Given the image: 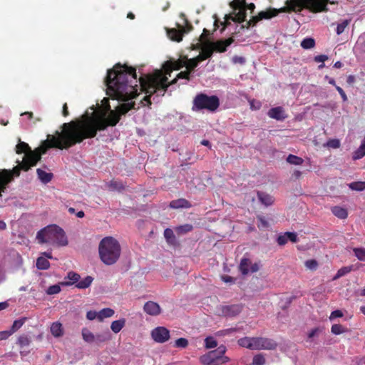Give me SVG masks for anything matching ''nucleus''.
I'll return each instance as SVG.
<instances>
[{
    "label": "nucleus",
    "instance_id": "obj_1",
    "mask_svg": "<svg viewBox=\"0 0 365 365\" xmlns=\"http://www.w3.org/2000/svg\"><path fill=\"white\" fill-rule=\"evenodd\" d=\"M103 103H106V109L110 110L107 118L86 113L78 118L63 123L61 132L56 130L55 135H48L43 145L34 150L26 143L19 142L16 146V153H24V158H26L27 154L33 153L35 156L38 155L41 159L48 148L68 149L86 139L96 137L98 131L104 130L108 126H115L119 122L120 115L133 109L135 105V102L122 103L117 108L116 113L110 110L107 98H104Z\"/></svg>",
    "mask_w": 365,
    "mask_h": 365
},
{
    "label": "nucleus",
    "instance_id": "obj_2",
    "mask_svg": "<svg viewBox=\"0 0 365 365\" xmlns=\"http://www.w3.org/2000/svg\"><path fill=\"white\" fill-rule=\"evenodd\" d=\"M167 75L165 72L157 70L153 74L138 78L135 68L118 63L107 72L105 80L107 94L113 99L121 101L135 98L138 96L139 83L141 90L147 94L143 101L148 105H151L150 97L154 93L163 96L168 88L177 83V76L168 82Z\"/></svg>",
    "mask_w": 365,
    "mask_h": 365
},
{
    "label": "nucleus",
    "instance_id": "obj_3",
    "mask_svg": "<svg viewBox=\"0 0 365 365\" xmlns=\"http://www.w3.org/2000/svg\"><path fill=\"white\" fill-rule=\"evenodd\" d=\"M40 160V157L33 153L27 154L26 158L18 165L14 167L13 170H2L0 171V197L1 193L4 192L7 185L11 182L14 179V175L18 177L20 175V171H28L31 167L35 166Z\"/></svg>",
    "mask_w": 365,
    "mask_h": 365
},
{
    "label": "nucleus",
    "instance_id": "obj_4",
    "mask_svg": "<svg viewBox=\"0 0 365 365\" xmlns=\"http://www.w3.org/2000/svg\"><path fill=\"white\" fill-rule=\"evenodd\" d=\"M121 247L113 237L103 238L98 246V253L101 260L106 265L114 264L119 259Z\"/></svg>",
    "mask_w": 365,
    "mask_h": 365
},
{
    "label": "nucleus",
    "instance_id": "obj_5",
    "mask_svg": "<svg viewBox=\"0 0 365 365\" xmlns=\"http://www.w3.org/2000/svg\"><path fill=\"white\" fill-rule=\"evenodd\" d=\"M36 240L40 244H56L61 246L68 244L64 230H39L36 235Z\"/></svg>",
    "mask_w": 365,
    "mask_h": 365
},
{
    "label": "nucleus",
    "instance_id": "obj_6",
    "mask_svg": "<svg viewBox=\"0 0 365 365\" xmlns=\"http://www.w3.org/2000/svg\"><path fill=\"white\" fill-rule=\"evenodd\" d=\"M296 0H287L286 4L288 7H283L277 10L275 9H269L267 11H260L257 16H254L251 19L246 22L245 25H242L241 29H248L250 26H255L259 21L263 19H269L276 16L279 12H284L287 11H294L296 5L294 1Z\"/></svg>",
    "mask_w": 365,
    "mask_h": 365
},
{
    "label": "nucleus",
    "instance_id": "obj_7",
    "mask_svg": "<svg viewBox=\"0 0 365 365\" xmlns=\"http://www.w3.org/2000/svg\"><path fill=\"white\" fill-rule=\"evenodd\" d=\"M220 106V100L217 96H207L205 93L197 94L193 100V110H207L215 111Z\"/></svg>",
    "mask_w": 365,
    "mask_h": 365
},
{
    "label": "nucleus",
    "instance_id": "obj_8",
    "mask_svg": "<svg viewBox=\"0 0 365 365\" xmlns=\"http://www.w3.org/2000/svg\"><path fill=\"white\" fill-rule=\"evenodd\" d=\"M177 26L178 29H168L167 35L172 41L180 42L182 40L184 34L192 29V26L187 24L186 27H183L178 24Z\"/></svg>",
    "mask_w": 365,
    "mask_h": 365
},
{
    "label": "nucleus",
    "instance_id": "obj_9",
    "mask_svg": "<svg viewBox=\"0 0 365 365\" xmlns=\"http://www.w3.org/2000/svg\"><path fill=\"white\" fill-rule=\"evenodd\" d=\"M255 350H274L277 347V343L266 337H253Z\"/></svg>",
    "mask_w": 365,
    "mask_h": 365
},
{
    "label": "nucleus",
    "instance_id": "obj_10",
    "mask_svg": "<svg viewBox=\"0 0 365 365\" xmlns=\"http://www.w3.org/2000/svg\"><path fill=\"white\" fill-rule=\"evenodd\" d=\"M151 336L158 343H164L170 338L169 330L164 327H158L152 330Z\"/></svg>",
    "mask_w": 365,
    "mask_h": 365
},
{
    "label": "nucleus",
    "instance_id": "obj_11",
    "mask_svg": "<svg viewBox=\"0 0 365 365\" xmlns=\"http://www.w3.org/2000/svg\"><path fill=\"white\" fill-rule=\"evenodd\" d=\"M185 57L183 58H179L177 61H168L163 64V70L165 74L170 76V73L173 70H180L183 67H185Z\"/></svg>",
    "mask_w": 365,
    "mask_h": 365
},
{
    "label": "nucleus",
    "instance_id": "obj_12",
    "mask_svg": "<svg viewBox=\"0 0 365 365\" xmlns=\"http://www.w3.org/2000/svg\"><path fill=\"white\" fill-rule=\"evenodd\" d=\"M329 0H307L306 4L308 9L314 12L327 11V4Z\"/></svg>",
    "mask_w": 365,
    "mask_h": 365
},
{
    "label": "nucleus",
    "instance_id": "obj_13",
    "mask_svg": "<svg viewBox=\"0 0 365 365\" xmlns=\"http://www.w3.org/2000/svg\"><path fill=\"white\" fill-rule=\"evenodd\" d=\"M242 307L240 304L225 305L220 308V314L225 317H235L242 312Z\"/></svg>",
    "mask_w": 365,
    "mask_h": 365
},
{
    "label": "nucleus",
    "instance_id": "obj_14",
    "mask_svg": "<svg viewBox=\"0 0 365 365\" xmlns=\"http://www.w3.org/2000/svg\"><path fill=\"white\" fill-rule=\"evenodd\" d=\"M234 42V38L230 37L225 40H219L216 42L210 43V47L214 51L220 53L225 52L227 48Z\"/></svg>",
    "mask_w": 365,
    "mask_h": 365
},
{
    "label": "nucleus",
    "instance_id": "obj_15",
    "mask_svg": "<svg viewBox=\"0 0 365 365\" xmlns=\"http://www.w3.org/2000/svg\"><path fill=\"white\" fill-rule=\"evenodd\" d=\"M215 351H211L207 354L200 356V361L204 365H220L222 364L220 363L219 357L214 356Z\"/></svg>",
    "mask_w": 365,
    "mask_h": 365
},
{
    "label": "nucleus",
    "instance_id": "obj_16",
    "mask_svg": "<svg viewBox=\"0 0 365 365\" xmlns=\"http://www.w3.org/2000/svg\"><path fill=\"white\" fill-rule=\"evenodd\" d=\"M268 116L277 120H284L287 116L284 113V110L281 106L272 108L269 110Z\"/></svg>",
    "mask_w": 365,
    "mask_h": 365
},
{
    "label": "nucleus",
    "instance_id": "obj_17",
    "mask_svg": "<svg viewBox=\"0 0 365 365\" xmlns=\"http://www.w3.org/2000/svg\"><path fill=\"white\" fill-rule=\"evenodd\" d=\"M143 309L148 314L152 316L158 315L161 312L159 304L153 301L147 302L144 304Z\"/></svg>",
    "mask_w": 365,
    "mask_h": 365
},
{
    "label": "nucleus",
    "instance_id": "obj_18",
    "mask_svg": "<svg viewBox=\"0 0 365 365\" xmlns=\"http://www.w3.org/2000/svg\"><path fill=\"white\" fill-rule=\"evenodd\" d=\"M246 8H241L236 11H233L232 14H228L227 18L231 19L235 22L242 23L246 20Z\"/></svg>",
    "mask_w": 365,
    "mask_h": 365
},
{
    "label": "nucleus",
    "instance_id": "obj_19",
    "mask_svg": "<svg viewBox=\"0 0 365 365\" xmlns=\"http://www.w3.org/2000/svg\"><path fill=\"white\" fill-rule=\"evenodd\" d=\"M296 242L297 241V236L295 232H286L284 235H279L277 239V243L279 245H285L288 241Z\"/></svg>",
    "mask_w": 365,
    "mask_h": 365
},
{
    "label": "nucleus",
    "instance_id": "obj_20",
    "mask_svg": "<svg viewBox=\"0 0 365 365\" xmlns=\"http://www.w3.org/2000/svg\"><path fill=\"white\" fill-rule=\"evenodd\" d=\"M169 206L173 209L190 208L192 207V204L185 198H179L172 200L170 202Z\"/></svg>",
    "mask_w": 365,
    "mask_h": 365
},
{
    "label": "nucleus",
    "instance_id": "obj_21",
    "mask_svg": "<svg viewBox=\"0 0 365 365\" xmlns=\"http://www.w3.org/2000/svg\"><path fill=\"white\" fill-rule=\"evenodd\" d=\"M95 344L99 345L100 344L105 343L111 339L112 336L108 329H106L101 333L95 335Z\"/></svg>",
    "mask_w": 365,
    "mask_h": 365
},
{
    "label": "nucleus",
    "instance_id": "obj_22",
    "mask_svg": "<svg viewBox=\"0 0 365 365\" xmlns=\"http://www.w3.org/2000/svg\"><path fill=\"white\" fill-rule=\"evenodd\" d=\"M38 179L44 184L49 182L53 178L51 173H46L41 168L36 170Z\"/></svg>",
    "mask_w": 365,
    "mask_h": 365
},
{
    "label": "nucleus",
    "instance_id": "obj_23",
    "mask_svg": "<svg viewBox=\"0 0 365 365\" xmlns=\"http://www.w3.org/2000/svg\"><path fill=\"white\" fill-rule=\"evenodd\" d=\"M212 55V49L210 47L207 46L202 49V51L197 56L195 57V58L197 60L199 63H200L201 61L210 58Z\"/></svg>",
    "mask_w": 365,
    "mask_h": 365
},
{
    "label": "nucleus",
    "instance_id": "obj_24",
    "mask_svg": "<svg viewBox=\"0 0 365 365\" xmlns=\"http://www.w3.org/2000/svg\"><path fill=\"white\" fill-rule=\"evenodd\" d=\"M51 332L55 337H60L63 334L62 324L60 322H53L51 326Z\"/></svg>",
    "mask_w": 365,
    "mask_h": 365
},
{
    "label": "nucleus",
    "instance_id": "obj_25",
    "mask_svg": "<svg viewBox=\"0 0 365 365\" xmlns=\"http://www.w3.org/2000/svg\"><path fill=\"white\" fill-rule=\"evenodd\" d=\"M226 346L224 345H221L217 348V349L213 350V351H215V354H219V360L220 363L225 364L230 361L229 357L224 356L225 353L226 352Z\"/></svg>",
    "mask_w": 365,
    "mask_h": 365
},
{
    "label": "nucleus",
    "instance_id": "obj_26",
    "mask_svg": "<svg viewBox=\"0 0 365 365\" xmlns=\"http://www.w3.org/2000/svg\"><path fill=\"white\" fill-rule=\"evenodd\" d=\"M238 344L240 346L255 350L253 337H244L238 340Z\"/></svg>",
    "mask_w": 365,
    "mask_h": 365
},
{
    "label": "nucleus",
    "instance_id": "obj_27",
    "mask_svg": "<svg viewBox=\"0 0 365 365\" xmlns=\"http://www.w3.org/2000/svg\"><path fill=\"white\" fill-rule=\"evenodd\" d=\"M257 196H258L259 201L262 204L265 205L266 206L271 205L274 202V199H273L272 196H271L267 193H264L262 192H258Z\"/></svg>",
    "mask_w": 365,
    "mask_h": 365
},
{
    "label": "nucleus",
    "instance_id": "obj_28",
    "mask_svg": "<svg viewBox=\"0 0 365 365\" xmlns=\"http://www.w3.org/2000/svg\"><path fill=\"white\" fill-rule=\"evenodd\" d=\"M83 339L89 344H95V335L87 328H83L81 331Z\"/></svg>",
    "mask_w": 365,
    "mask_h": 365
},
{
    "label": "nucleus",
    "instance_id": "obj_29",
    "mask_svg": "<svg viewBox=\"0 0 365 365\" xmlns=\"http://www.w3.org/2000/svg\"><path fill=\"white\" fill-rule=\"evenodd\" d=\"M331 212L336 217L340 219H345L348 215L346 209L339 206L333 207L331 208Z\"/></svg>",
    "mask_w": 365,
    "mask_h": 365
},
{
    "label": "nucleus",
    "instance_id": "obj_30",
    "mask_svg": "<svg viewBox=\"0 0 365 365\" xmlns=\"http://www.w3.org/2000/svg\"><path fill=\"white\" fill-rule=\"evenodd\" d=\"M125 324V319H120L118 320H115L111 323L110 329L114 333L117 334L124 327Z\"/></svg>",
    "mask_w": 365,
    "mask_h": 365
},
{
    "label": "nucleus",
    "instance_id": "obj_31",
    "mask_svg": "<svg viewBox=\"0 0 365 365\" xmlns=\"http://www.w3.org/2000/svg\"><path fill=\"white\" fill-rule=\"evenodd\" d=\"M251 262L247 258H242L241 259L239 269L243 275H246L250 272L249 267H250Z\"/></svg>",
    "mask_w": 365,
    "mask_h": 365
},
{
    "label": "nucleus",
    "instance_id": "obj_32",
    "mask_svg": "<svg viewBox=\"0 0 365 365\" xmlns=\"http://www.w3.org/2000/svg\"><path fill=\"white\" fill-rule=\"evenodd\" d=\"M164 236L168 244L171 245H176L178 244V241L173 233V230H165Z\"/></svg>",
    "mask_w": 365,
    "mask_h": 365
},
{
    "label": "nucleus",
    "instance_id": "obj_33",
    "mask_svg": "<svg viewBox=\"0 0 365 365\" xmlns=\"http://www.w3.org/2000/svg\"><path fill=\"white\" fill-rule=\"evenodd\" d=\"M115 312L110 308H104L98 312V321L102 322L105 318L111 317Z\"/></svg>",
    "mask_w": 365,
    "mask_h": 365
},
{
    "label": "nucleus",
    "instance_id": "obj_34",
    "mask_svg": "<svg viewBox=\"0 0 365 365\" xmlns=\"http://www.w3.org/2000/svg\"><path fill=\"white\" fill-rule=\"evenodd\" d=\"M50 267V263L48 260L43 257H39L36 260V267L41 270L48 269Z\"/></svg>",
    "mask_w": 365,
    "mask_h": 365
},
{
    "label": "nucleus",
    "instance_id": "obj_35",
    "mask_svg": "<svg viewBox=\"0 0 365 365\" xmlns=\"http://www.w3.org/2000/svg\"><path fill=\"white\" fill-rule=\"evenodd\" d=\"M27 320L26 317H22L19 319H16L14 322L13 325L11 327V329L9 332H11V334L15 333L16 331H18L26 322Z\"/></svg>",
    "mask_w": 365,
    "mask_h": 365
},
{
    "label": "nucleus",
    "instance_id": "obj_36",
    "mask_svg": "<svg viewBox=\"0 0 365 365\" xmlns=\"http://www.w3.org/2000/svg\"><path fill=\"white\" fill-rule=\"evenodd\" d=\"M185 61H186V65H185L186 70L189 71V72L190 73H192L194 71L195 68L198 66L199 62L197 61V60L195 58L188 59V58H187V57H185Z\"/></svg>",
    "mask_w": 365,
    "mask_h": 365
},
{
    "label": "nucleus",
    "instance_id": "obj_37",
    "mask_svg": "<svg viewBox=\"0 0 365 365\" xmlns=\"http://www.w3.org/2000/svg\"><path fill=\"white\" fill-rule=\"evenodd\" d=\"M286 160L288 163L295 165H300L304 163V160L302 158L292 154H289Z\"/></svg>",
    "mask_w": 365,
    "mask_h": 365
},
{
    "label": "nucleus",
    "instance_id": "obj_38",
    "mask_svg": "<svg viewBox=\"0 0 365 365\" xmlns=\"http://www.w3.org/2000/svg\"><path fill=\"white\" fill-rule=\"evenodd\" d=\"M93 280V278L91 276H87L86 278H84L83 280L78 282L76 287L78 289H86L90 287L92 282Z\"/></svg>",
    "mask_w": 365,
    "mask_h": 365
},
{
    "label": "nucleus",
    "instance_id": "obj_39",
    "mask_svg": "<svg viewBox=\"0 0 365 365\" xmlns=\"http://www.w3.org/2000/svg\"><path fill=\"white\" fill-rule=\"evenodd\" d=\"M108 187L111 190L122 191L125 189V186L121 181L111 180L108 183Z\"/></svg>",
    "mask_w": 365,
    "mask_h": 365
},
{
    "label": "nucleus",
    "instance_id": "obj_40",
    "mask_svg": "<svg viewBox=\"0 0 365 365\" xmlns=\"http://www.w3.org/2000/svg\"><path fill=\"white\" fill-rule=\"evenodd\" d=\"M353 265H351V266H346V267H343L341 268H340L337 273L336 274V275L334 277V279H337L344 275H346V274L349 273L351 271L353 270Z\"/></svg>",
    "mask_w": 365,
    "mask_h": 365
},
{
    "label": "nucleus",
    "instance_id": "obj_41",
    "mask_svg": "<svg viewBox=\"0 0 365 365\" xmlns=\"http://www.w3.org/2000/svg\"><path fill=\"white\" fill-rule=\"evenodd\" d=\"M365 156V145L361 144L359 148L354 152L352 158L354 160H359Z\"/></svg>",
    "mask_w": 365,
    "mask_h": 365
},
{
    "label": "nucleus",
    "instance_id": "obj_42",
    "mask_svg": "<svg viewBox=\"0 0 365 365\" xmlns=\"http://www.w3.org/2000/svg\"><path fill=\"white\" fill-rule=\"evenodd\" d=\"M353 252L359 261L365 262V248L355 247L353 249Z\"/></svg>",
    "mask_w": 365,
    "mask_h": 365
},
{
    "label": "nucleus",
    "instance_id": "obj_43",
    "mask_svg": "<svg viewBox=\"0 0 365 365\" xmlns=\"http://www.w3.org/2000/svg\"><path fill=\"white\" fill-rule=\"evenodd\" d=\"M349 187L352 190L362 191L365 190V182H353L349 185Z\"/></svg>",
    "mask_w": 365,
    "mask_h": 365
},
{
    "label": "nucleus",
    "instance_id": "obj_44",
    "mask_svg": "<svg viewBox=\"0 0 365 365\" xmlns=\"http://www.w3.org/2000/svg\"><path fill=\"white\" fill-rule=\"evenodd\" d=\"M245 0H233L230 3V6L234 11H236L237 9H240L241 8H245Z\"/></svg>",
    "mask_w": 365,
    "mask_h": 365
},
{
    "label": "nucleus",
    "instance_id": "obj_45",
    "mask_svg": "<svg viewBox=\"0 0 365 365\" xmlns=\"http://www.w3.org/2000/svg\"><path fill=\"white\" fill-rule=\"evenodd\" d=\"M315 46L314 39L312 38H306L301 42V46L305 49H309Z\"/></svg>",
    "mask_w": 365,
    "mask_h": 365
},
{
    "label": "nucleus",
    "instance_id": "obj_46",
    "mask_svg": "<svg viewBox=\"0 0 365 365\" xmlns=\"http://www.w3.org/2000/svg\"><path fill=\"white\" fill-rule=\"evenodd\" d=\"M30 342L31 339L26 335H21L17 340V344L21 348L29 346L30 344Z\"/></svg>",
    "mask_w": 365,
    "mask_h": 365
},
{
    "label": "nucleus",
    "instance_id": "obj_47",
    "mask_svg": "<svg viewBox=\"0 0 365 365\" xmlns=\"http://www.w3.org/2000/svg\"><path fill=\"white\" fill-rule=\"evenodd\" d=\"M67 278L71 281V282H66V285H71L74 283H76L80 279L81 277L78 274L73 272H69L67 275Z\"/></svg>",
    "mask_w": 365,
    "mask_h": 365
},
{
    "label": "nucleus",
    "instance_id": "obj_48",
    "mask_svg": "<svg viewBox=\"0 0 365 365\" xmlns=\"http://www.w3.org/2000/svg\"><path fill=\"white\" fill-rule=\"evenodd\" d=\"M346 331L347 329L345 327L339 324H334L331 327V332L336 335L344 333Z\"/></svg>",
    "mask_w": 365,
    "mask_h": 365
},
{
    "label": "nucleus",
    "instance_id": "obj_49",
    "mask_svg": "<svg viewBox=\"0 0 365 365\" xmlns=\"http://www.w3.org/2000/svg\"><path fill=\"white\" fill-rule=\"evenodd\" d=\"M205 347L207 349H212L217 346V341L212 336H207L205 339Z\"/></svg>",
    "mask_w": 365,
    "mask_h": 365
},
{
    "label": "nucleus",
    "instance_id": "obj_50",
    "mask_svg": "<svg viewBox=\"0 0 365 365\" xmlns=\"http://www.w3.org/2000/svg\"><path fill=\"white\" fill-rule=\"evenodd\" d=\"M349 22L350 21L349 20H344L341 23L339 24L336 30V34L338 35L342 34L344 31L346 26L349 24Z\"/></svg>",
    "mask_w": 365,
    "mask_h": 365
},
{
    "label": "nucleus",
    "instance_id": "obj_51",
    "mask_svg": "<svg viewBox=\"0 0 365 365\" xmlns=\"http://www.w3.org/2000/svg\"><path fill=\"white\" fill-rule=\"evenodd\" d=\"M265 364V359L262 354H257L254 356L252 364L253 365H264Z\"/></svg>",
    "mask_w": 365,
    "mask_h": 365
},
{
    "label": "nucleus",
    "instance_id": "obj_52",
    "mask_svg": "<svg viewBox=\"0 0 365 365\" xmlns=\"http://www.w3.org/2000/svg\"><path fill=\"white\" fill-rule=\"evenodd\" d=\"M61 292V287L58 284H54V285H51L50 286L47 290H46V294H48V295H52V294H58Z\"/></svg>",
    "mask_w": 365,
    "mask_h": 365
},
{
    "label": "nucleus",
    "instance_id": "obj_53",
    "mask_svg": "<svg viewBox=\"0 0 365 365\" xmlns=\"http://www.w3.org/2000/svg\"><path fill=\"white\" fill-rule=\"evenodd\" d=\"M188 345V341L185 338H179L175 342V346L177 348H185Z\"/></svg>",
    "mask_w": 365,
    "mask_h": 365
},
{
    "label": "nucleus",
    "instance_id": "obj_54",
    "mask_svg": "<svg viewBox=\"0 0 365 365\" xmlns=\"http://www.w3.org/2000/svg\"><path fill=\"white\" fill-rule=\"evenodd\" d=\"M341 145L340 141L338 139H330L329 140L327 143L326 146L331 148H339Z\"/></svg>",
    "mask_w": 365,
    "mask_h": 365
},
{
    "label": "nucleus",
    "instance_id": "obj_55",
    "mask_svg": "<svg viewBox=\"0 0 365 365\" xmlns=\"http://www.w3.org/2000/svg\"><path fill=\"white\" fill-rule=\"evenodd\" d=\"M190 76L191 73L189 72V71L187 70L181 71L177 75L178 79H185L187 81L190 80Z\"/></svg>",
    "mask_w": 365,
    "mask_h": 365
},
{
    "label": "nucleus",
    "instance_id": "obj_56",
    "mask_svg": "<svg viewBox=\"0 0 365 365\" xmlns=\"http://www.w3.org/2000/svg\"><path fill=\"white\" fill-rule=\"evenodd\" d=\"M305 266L309 269H316L318 263L315 259H309L305 262Z\"/></svg>",
    "mask_w": 365,
    "mask_h": 365
},
{
    "label": "nucleus",
    "instance_id": "obj_57",
    "mask_svg": "<svg viewBox=\"0 0 365 365\" xmlns=\"http://www.w3.org/2000/svg\"><path fill=\"white\" fill-rule=\"evenodd\" d=\"M86 318L88 319V320H93L95 319H98V312H96V311H88L87 313H86Z\"/></svg>",
    "mask_w": 365,
    "mask_h": 365
},
{
    "label": "nucleus",
    "instance_id": "obj_58",
    "mask_svg": "<svg viewBox=\"0 0 365 365\" xmlns=\"http://www.w3.org/2000/svg\"><path fill=\"white\" fill-rule=\"evenodd\" d=\"M210 35V31L207 29H204L202 34L200 36V41L201 42H204V41H207V36Z\"/></svg>",
    "mask_w": 365,
    "mask_h": 365
},
{
    "label": "nucleus",
    "instance_id": "obj_59",
    "mask_svg": "<svg viewBox=\"0 0 365 365\" xmlns=\"http://www.w3.org/2000/svg\"><path fill=\"white\" fill-rule=\"evenodd\" d=\"M336 89L340 94L343 101L344 102L346 101L348 98H347L346 94L345 93L344 90L340 86H336Z\"/></svg>",
    "mask_w": 365,
    "mask_h": 365
},
{
    "label": "nucleus",
    "instance_id": "obj_60",
    "mask_svg": "<svg viewBox=\"0 0 365 365\" xmlns=\"http://www.w3.org/2000/svg\"><path fill=\"white\" fill-rule=\"evenodd\" d=\"M343 316V313L340 310H335L333 311L330 315L329 319L331 320L336 318V317H341Z\"/></svg>",
    "mask_w": 365,
    "mask_h": 365
},
{
    "label": "nucleus",
    "instance_id": "obj_61",
    "mask_svg": "<svg viewBox=\"0 0 365 365\" xmlns=\"http://www.w3.org/2000/svg\"><path fill=\"white\" fill-rule=\"evenodd\" d=\"M328 59V56L327 55H318L314 57V61L316 62H322L324 63L325 61Z\"/></svg>",
    "mask_w": 365,
    "mask_h": 365
},
{
    "label": "nucleus",
    "instance_id": "obj_62",
    "mask_svg": "<svg viewBox=\"0 0 365 365\" xmlns=\"http://www.w3.org/2000/svg\"><path fill=\"white\" fill-rule=\"evenodd\" d=\"M249 269L252 273L257 272L259 269V264L257 262L251 264Z\"/></svg>",
    "mask_w": 365,
    "mask_h": 365
},
{
    "label": "nucleus",
    "instance_id": "obj_63",
    "mask_svg": "<svg viewBox=\"0 0 365 365\" xmlns=\"http://www.w3.org/2000/svg\"><path fill=\"white\" fill-rule=\"evenodd\" d=\"M258 219H259V221L260 222V225H258L259 227L260 225L262 226V227H269V226H271V225L269 223V222H267L264 219V217H259Z\"/></svg>",
    "mask_w": 365,
    "mask_h": 365
},
{
    "label": "nucleus",
    "instance_id": "obj_64",
    "mask_svg": "<svg viewBox=\"0 0 365 365\" xmlns=\"http://www.w3.org/2000/svg\"><path fill=\"white\" fill-rule=\"evenodd\" d=\"M222 278V280L224 281L225 282H235V279L234 278H232V277L230 276H227V275H223L221 277Z\"/></svg>",
    "mask_w": 365,
    "mask_h": 365
}]
</instances>
